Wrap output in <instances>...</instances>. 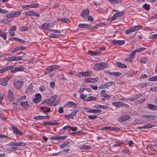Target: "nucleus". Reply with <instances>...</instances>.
Listing matches in <instances>:
<instances>
[{"label":"nucleus","mask_w":157,"mask_h":157,"mask_svg":"<svg viewBox=\"0 0 157 157\" xmlns=\"http://www.w3.org/2000/svg\"><path fill=\"white\" fill-rule=\"evenodd\" d=\"M155 126L154 125H153L151 124H147L146 125H144L142 127H139L138 128H151Z\"/></svg>","instance_id":"nucleus-31"},{"label":"nucleus","mask_w":157,"mask_h":157,"mask_svg":"<svg viewBox=\"0 0 157 157\" xmlns=\"http://www.w3.org/2000/svg\"><path fill=\"white\" fill-rule=\"evenodd\" d=\"M113 43L115 45H121L125 43V41L124 40H112Z\"/></svg>","instance_id":"nucleus-14"},{"label":"nucleus","mask_w":157,"mask_h":157,"mask_svg":"<svg viewBox=\"0 0 157 157\" xmlns=\"http://www.w3.org/2000/svg\"><path fill=\"white\" fill-rule=\"evenodd\" d=\"M9 12L8 11L5 9H1V13H7Z\"/></svg>","instance_id":"nucleus-62"},{"label":"nucleus","mask_w":157,"mask_h":157,"mask_svg":"<svg viewBox=\"0 0 157 157\" xmlns=\"http://www.w3.org/2000/svg\"><path fill=\"white\" fill-rule=\"evenodd\" d=\"M11 70V72L12 73H15L18 71H23L24 70V68L21 67H16L14 68V67L13 66V67Z\"/></svg>","instance_id":"nucleus-15"},{"label":"nucleus","mask_w":157,"mask_h":157,"mask_svg":"<svg viewBox=\"0 0 157 157\" xmlns=\"http://www.w3.org/2000/svg\"><path fill=\"white\" fill-rule=\"evenodd\" d=\"M87 18V19H85L86 21L89 20L91 22H92L94 21L93 17L92 16H89L88 15Z\"/></svg>","instance_id":"nucleus-49"},{"label":"nucleus","mask_w":157,"mask_h":157,"mask_svg":"<svg viewBox=\"0 0 157 157\" xmlns=\"http://www.w3.org/2000/svg\"><path fill=\"white\" fill-rule=\"evenodd\" d=\"M39 6L38 3H33L29 5L30 7L32 8H37Z\"/></svg>","instance_id":"nucleus-37"},{"label":"nucleus","mask_w":157,"mask_h":157,"mask_svg":"<svg viewBox=\"0 0 157 157\" xmlns=\"http://www.w3.org/2000/svg\"><path fill=\"white\" fill-rule=\"evenodd\" d=\"M26 144L23 142H12L9 143L7 145L8 146H25Z\"/></svg>","instance_id":"nucleus-6"},{"label":"nucleus","mask_w":157,"mask_h":157,"mask_svg":"<svg viewBox=\"0 0 157 157\" xmlns=\"http://www.w3.org/2000/svg\"><path fill=\"white\" fill-rule=\"evenodd\" d=\"M112 4H118L121 3V0H108Z\"/></svg>","instance_id":"nucleus-34"},{"label":"nucleus","mask_w":157,"mask_h":157,"mask_svg":"<svg viewBox=\"0 0 157 157\" xmlns=\"http://www.w3.org/2000/svg\"><path fill=\"white\" fill-rule=\"evenodd\" d=\"M91 147L88 145H82L80 147V148L81 149H90Z\"/></svg>","instance_id":"nucleus-40"},{"label":"nucleus","mask_w":157,"mask_h":157,"mask_svg":"<svg viewBox=\"0 0 157 157\" xmlns=\"http://www.w3.org/2000/svg\"><path fill=\"white\" fill-rule=\"evenodd\" d=\"M51 67H52L53 71H55L60 67V66L59 65H52L51 66Z\"/></svg>","instance_id":"nucleus-44"},{"label":"nucleus","mask_w":157,"mask_h":157,"mask_svg":"<svg viewBox=\"0 0 157 157\" xmlns=\"http://www.w3.org/2000/svg\"><path fill=\"white\" fill-rule=\"evenodd\" d=\"M8 93L9 94L8 96L9 98L10 99H12L14 96L12 91L11 90H9L8 91Z\"/></svg>","instance_id":"nucleus-38"},{"label":"nucleus","mask_w":157,"mask_h":157,"mask_svg":"<svg viewBox=\"0 0 157 157\" xmlns=\"http://www.w3.org/2000/svg\"><path fill=\"white\" fill-rule=\"evenodd\" d=\"M90 13L89 10L87 9L83 10L81 13V16L84 19H87Z\"/></svg>","instance_id":"nucleus-5"},{"label":"nucleus","mask_w":157,"mask_h":157,"mask_svg":"<svg viewBox=\"0 0 157 157\" xmlns=\"http://www.w3.org/2000/svg\"><path fill=\"white\" fill-rule=\"evenodd\" d=\"M13 67V66L11 65L7 66L3 69H1V73H4L8 70H11Z\"/></svg>","instance_id":"nucleus-19"},{"label":"nucleus","mask_w":157,"mask_h":157,"mask_svg":"<svg viewBox=\"0 0 157 157\" xmlns=\"http://www.w3.org/2000/svg\"><path fill=\"white\" fill-rule=\"evenodd\" d=\"M66 105L68 107L75 108V103L72 101H69L66 104Z\"/></svg>","instance_id":"nucleus-27"},{"label":"nucleus","mask_w":157,"mask_h":157,"mask_svg":"<svg viewBox=\"0 0 157 157\" xmlns=\"http://www.w3.org/2000/svg\"><path fill=\"white\" fill-rule=\"evenodd\" d=\"M143 117L146 119H148L149 121L155 120L156 119L155 115H143Z\"/></svg>","instance_id":"nucleus-8"},{"label":"nucleus","mask_w":157,"mask_h":157,"mask_svg":"<svg viewBox=\"0 0 157 157\" xmlns=\"http://www.w3.org/2000/svg\"><path fill=\"white\" fill-rule=\"evenodd\" d=\"M91 27L90 25H87L86 24H79L78 25V27L81 28H87Z\"/></svg>","instance_id":"nucleus-25"},{"label":"nucleus","mask_w":157,"mask_h":157,"mask_svg":"<svg viewBox=\"0 0 157 157\" xmlns=\"http://www.w3.org/2000/svg\"><path fill=\"white\" fill-rule=\"evenodd\" d=\"M106 107H107V106H105L104 105H97V106L96 108H97V109L102 108L103 109H105L106 108Z\"/></svg>","instance_id":"nucleus-57"},{"label":"nucleus","mask_w":157,"mask_h":157,"mask_svg":"<svg viewBox=\"0 0 157 157\" xmlns=\"http://www.w3.org/2000/svg\"><path fill=\"white\" fill-rule=\"evenodd\" d=\"M108 66V63L102 62L96 64L94 66V69L96 71L103 70L107 68Z\"/></svg>","instance_id":"nucleus-1"},{"label":"nucleus","mask_w":157,"mask_h":157,"mask_svg":"<svg viewBox=\"0 0 157 157\" xmlns=\"http://www.w3.org/2000/svg\"><path fill=\"white\" fill-rule=\"evenodd\" d=\"M33 85L30 84L27 87L25 90V92L26 93L31 92L33 90Z\"/></svg>","instance_id":"nucleus-32"},{"label":"nucleus","mask_w":157,"mask_h":157,"mask_svg":"<svg viewBox=\"0 0 157 157\" xmlns=\"http://www.w3.org/2000/svg\"><path fill=\"white\" fill-rule=\"evenodd\" d=\"M12 129L13 132L17 135H22L23 134V133L15 126H13L12 127Z\"/></svg>","instance_id":"nucleus-11"},{"label":"nucleus","mask_w":157,"mask_h":157,"mask_svg":"<svg viewBox=\"0 0 157 157\" xmlns=\"http://www.w3.org/2000/svg\"><path fill=\"white\" fill-rule=\"evenodd\" d=\"M147 107L150 109L157 110V106L152 104L148 103L147 105Z\"/></svg>","instance_id":"nucleus-21"},{"label":"nucleus","mask_w":157,"mask_h":157,"mask_svg":"<svg viewBox=\"0 0 157 157\" xmlns=\"http://www.w3.org/2000/svg\"><path fill=\"white\" fill-rule=\"evenodd\" d=\"M93 74V72L91 71H87L85 72H80L77 75V76L79 78L85 76H91Z\"/></svg>","instance_id":"nucleus-3"},{"label":"nucleus","mask_w":157,"mask_h":157,"mask_svg":"<svg viewBox=\"0 0 157 157\" xmlns=\"http://www.w3.org/2000/svg\"><path fill=\"white\" fill-rule=\"evenodd\" d=\"M107 88L110 86H111L115 84V82H108L106 83Z\"/></svg>","instance_id":"nucleus-45"},{"label":"nucleus","mask_w":157,"mask_h":157,"mask_svg":"<svg viewBox=\"0 0 157 157\" xmlns=\"http://www.w3.org/2000/svg\"><path fill=\"white\" fill-rule=\"evenodd\" d=\"M35 98L33 99V101L35 103L39 102L41 100V96L40 94H37L35 95Z\"/></svg>","instance_id":"nucleus-13"},{"label":"nucleus","mask_w":157,"mask_h":157,"mask_svg":"<svg viewBox=\"0 0 157 157\" xmlns=\"http://www.w3.org/2000/svg\"><path fill=\"white\" fill-rule=\"evenodd\" d=\"M17 47L18 51L19 50H23L26 49V48L25 47L22 46H18Z\"/></svg>","instance_id":"nucleus-53"},{"label":"nucleus","mask_w":157,"mask_h":157,"mask_svg":"<svg viewBox=\"0 0 157 157\" xmlns=\"http://www.w3.org/2000/svg\"><path fill=\"white\" fill-rule=\"evenodd\" d=\"M10 78L8 77L2 78L1 80V84L4 86L7 85V82Z\"/></svg>","instance_id":"nucleus-12"},{"label":"nucleus","mask_w":157,"mask_h":157,"mask_svg":"<svg viewBox=\"0 0 157 157\" xmlns=\"http://www.w3.org/2000/svg\"><path fill=\"white\" fill-rule=\"evenodd\" d=\"M64 117L66 118H70L71 119H73V118L74 117L73 116V115H72V114H71V113L69 115H65L64 116Z\"/></svg>","instance_id":"nucleus-51"},{"label":"nucleus","mask_w":157,"mask_h":157,"mask_svg":"<svg viewBox=\"0 0 157 157\" xmlns=\"http://www.w3.org/2000/svg\"><path fill=\"white\" fill-rule=\"evenodd\" d=\"M142 27L141 25H138L137 26L133 27L132 28L128 29L125 31L126 34H128L131 32H133L140 29Z\"/></svg>","instance_id":"nucleus-4"},{"label":"nucleus","mask_w":157,"mask_h":157,"mask_svg":"<svg viewBox=\"0 0 157 157\" xmlns=\"http://www.w3.org/2000/svg\"><path fill=\"white\" fill-rule=\"evenodd\" d=\"M106 92V91L105 90H102L100 93L101 95L104 98H109L110 97V96L106 94L105 93Z\"/></svg>","instance_id":"nucleus-23"},{"label":"nucleus","mask_w":157,"mask_h":157,"mask_svg":"<svg viewBox=\"0 0 157 157\" xmlns=\"http://www.w3.org/2000/svg\"><path fill=\"white\" fill-rule=\"evenodd\" d=\"M145 10H148L150 9V5L147 4H145L143 6Z\"/></svg>","instance_id":"nucleus-43"},{"label":"nucleus","mask_w":157,"mask_h":157,"mask_svg":"<svg viewBox=\"0 0 157 157\" xmlns=\"http://www.w3.org/2000/svg\"><path fill=\"white\" fill-rule=\"evenodd\" d=\"M150 90L153 91L155 92L157 91V86L153 87L150 89Z\"/></svg>","instance_id":"nucleus-64"},{"label":"nucleus","mask_w":157,"mask_h":157,"mask_svg":"<svg viewBox=\"0 0 157 157\" xmlns=\"http://www.w3.org/2000/svg\"><path fill=\"white\" fill-rule=\"evenodd\" d=\"M23 81H18L16 83H14L15 88L17 89H19L22 85Z\"/></svg>","instance_id":"nucleus-22"},{"label":"nucleus","mask_w":157,"mask_h":157,"mask_svg":"<svg viewBox=\"0 0 157 157\" xmlns=\"http://www.w3.org/2000/svg\"><path fill=\"white\" fill-rule=\"evenodd\" d=\"M97 100V98L95 97H90L86 98L85 99H84V100L86 101H90L92 100L94 101H96Z\"/></svg>","instance_id":"nucleus-30"},{"label":"nucleus","mask_w":157,"mask_h":157,"mask_svg":"<svg viewBox=\"0 0 157 157\" xmlns=\"http://www.w3.org/2000/svg\"><path fill=\"white\" fill-rule=\"evenodd\" d=\"M98 116L96 115L94 116L90 115L88 116V118L90 119L93 120L96 118Z\"/></svg>","instance_id":"nucleus-56"},{"label":"nucleus","mask_w":157,"mask_h":157,"mask_svg":"<svg viewBox=\"0 0 157 157\" xmlns=\"http://www.w3.org/2000/svg\"><path fill=\"white\" fill-rule=\"evenodd\" d=\"M10 22V20L6 19H2L1 21V23L5 24H9Z\"/></svg>","instance_id":"nucleus-39"},{"label":"nucleus","mask_w":157,"mask_h":157,"mask_svg":"<svg viewBox=\"0 0 157 157\" xmlns=\"http://www.w3.org/2000/svg\"><path fill=\"white\" fill-rule=\"evenodd\" d=\"M19 29L20 30L22 31H27L29 29V28L28 27H21Z\"/></svg>","instance_id":"nucleus-42"},{"label":"nucleus","mask_w":157,"mask_h":157,"mask_svg":"<svg viewBox=\"0 0 157 157\" xmlns=\"http://www.w3.org/2000/svg\"><path fill=\"white\" fill-rule=\"evenodd\" d=\"M98 78H88L86 80V82L94 83L98 81Z\"/></svg>","instance_id":"nucleus-18"},{"label":"nucleus","mask_w":157,"mask_h":157,"mask_svg":"<svg viewBox=\"0 0 157 157\" xmlns=\"http://www.w3.org/2000/svg\"><path fill=\"white\" fill-rule=\"evenodd\" d=\"M61 22L63 23H68L71 22V21L67 18H64L61 19Z\"/></svg>","instance_id":"nucleus-41"},{"label":"nucleus","mask_w":157,"mask_h":157,"mask_svg":"<svg viewBox=\"0 0 157 157\" xmlns=\"http://www.w3.org/2000/svg\"><path fill=\"white\" fill-rule=\"evenodd\" d=\"M43 116H35L34 117V119L35 120H40L43 119Z\"/></svg>","instance_id":"nucleus-60"},{"label":"nucleus","mask_w":157,"mask_h":157,"mask_svg":"<svg viewBox=\"0 0 157 157\" xmlns=\"http://www.w3.org/2000/svg\"><path fill=\"white\" fill-rule=\"evenodd\" d=\"M50 23L48 22H46L42 24L41 26V28L45 29V28L50 27Z\"/></svg>","instance_id":"nucleus-33"},{"label":"nucleus","mask_w":157,"mask_h":157,"mask_svg":"<svg viewBox=\"0 0 157 157\" xmlns=\"http://www.w3.org/2000/svg\"><path fill=\"white\" fill-rule=\"evenodd\" d=\"M124 14V12H121L118 13H115L117 17H121L123 16Z\"/></svg>","instance_id":"nucleus-47"},{"label":"nucleus","mask_w":157,"mask_h":157,"mask_svg":"<svg viewBox=\"0 0 157 157\" xmlns=\"http://www.w3.org/2000/svg\"><path fill=\"white\" fill-rule=\"evenodd\" d=\"M101 52V51L100 50H97L95 51H92L90 50H89L88 51V53L89 55L92 56H97L99 55Z\"/></svg>","instance_id":"nucleus-10"},{"label":"nucleus","mask_w":157,"mask_h":157,"mask_svg":"<svg viewBox=\"0 0 157 157\" xmlns=\"http://www.w3.org/2000/svg\"><path fill=\"white\" fill-rule=\"evenodd\" d=\"M21 13V11L19 10L17 11H13L11 13H8L7 14V17L8 18H12L14 17L19 16Z\"/></svg>","instance_id":"nucleus-2"},{"label":"nucleus","mask_w":157,"mask_h":157,"mask_svg":"<svg viewBox=\"0 0 157 157\" xmlns=\"http://www.w3.org/2000/svg\"><path fill=\"white\" fill-rule=\"evenodd\" d=\"M6 61H15V56L11 57L6 59Z\"/></svg>","instance_id":"nucleus-52"},{"label":"nucleus","mask_w":157,"mask_h":157,"mask_svg":"<svg viewBox=\"0 0 157 157\" xmlns=\"http://www.w3.org/2000/svg\"><path fill=\"white\" fill-rule=\"evenodd\" d=\"M130 118V117L128 115H124L121 116L119 118L118 120L120 122H121L125 121Z\"/></svg>","instance_id":"nucleus-16"},{"label":"nucleus","mask_w":157,"mask_h":157,"mask_svg":"<svg viewBox=\"0 0 157 157\" xmlns=\"http://www.w3.org/2000/svg\"><path fill=\"white\" fill-rule=\"evenodd\" d=\"M26 144L23 142H12L9 143L7 145L8 146H25Z\"/></svg>","instance_id":"nucleus-7"},{"label":"nucleus","mask_w":157,"mask_h":157,"mask_svg":"<svg viewBox=\"0 0 157 157\" xmlns=\"http://www.w3.org/2000/svg\"><path fill=\"white\" fill-rule=\"evenodd\" d=\"M80 133V132H70V135H72L73 136H76L78 134H79Z\"/></svg>","instance_id":"nucleus-59"},{"label":"nucleus","mask_w":157,"mask_h":157,"mask_svg":"<svg viewBox=\"0 0 157 157\" xmlns=\"http://www.w3.org/2000/svg\"><path fill=\"white\" fill-rule=\"evenodd\" d=\"M122 74V73L120 72H110L109 75L113 76H119Z\"/></svg>","instance_id":"nucleus-35"},{"label":"nucleus","mask_w":157,"mask_h":157,"mask_svg":"<svg viewBox=\"0 0 157 157\" xmlns=\"http://www.w3.org/2000/svg\"><path fill=\"white\" fill-rule=\"evenodd\" d=\"M100 89H105L107 88L106 85V83H105L102 85H101L99 87Z\"/></svg>","instance_id":"nucleus-58"},{"label":"nucleus","mask_w":157,"mask_h":157,"mask_svg":"<svg viewBox=\"0 0 157 157\" xmlns=\"http://www.w3.org/2000/svg\"><path fill=\"white\" fill-rule=\"evenodd\" d=\"M102 111L101 109H90L87 110L86 112L89 113H99Z\"/></svg>","instance_id":"nucleus-20"},{"label":"nucleus","mask_w":157,"mask_h":157,"mask_svg":"<svg viewBox=\"0 0 157 157\" xmlns=\"http://www.w3.org/2000/svg\"><path fill=\"white\" fill-rule=\"evenodd\" d=\"M51 31L54 33L56 34L59 33L60 32V31L59 30H58L51 29Z\"/></svg>","instance_id":"nucleus-61"},{"label":"nucleus","mask_w":157,"mask_h":157,"mask_svg":"<svg viewBox=\"0 0 157 157\" xmlns=\"http://www.w3.org/2000/svg\"><path fill=\"white\" fill-rule=\"evenodd\" d=\"M69 143V141H66L64 142L63 144L61 145H60V147L63 148L65 147L66 146L68 145Z\"/></svg>","instance_id":"nucleus-46"},{"label":"nucleus","mask_w":157,"mask_h":157,"mask_svg":"<svg viewBox=\"0 0 157 157\" xmlns=\"http://www.w3.org/2000/svg\"><path fill=\"white\" fill-rule=\"evenodd\" d=\"M41 104H46V105L48 106H51L49 99H45L44 100L41 102Z\"/></svg>","instance_id":"nucleus-36"},{"label":"nucleus","mask_w":157,"mask_h":157,"mask_svg":"<svg viewBox=\"0 0 157 157\" xmlns=\"http://www.w3.org/2000/svg\"><path fill=\"white\" fill-rule=\"evenodd\" d=\"M122 102H113L112 103V105H114L116 108H119L122 106Z\"/></svg>","instance_id":"nucleus-26"},{"label":"nucleus","mask_w":157,"mask_h":157,"mask_svg":"<svg viewBox=\"0 0 157 157\" xmlns=\"http://www.w3.org/2000/svg\"><path fill=\"white\" fill-rule=\"evenodd\" d=\"M25 14L26 15H28L30 16H35L36 17H39V14L31 11H29L27 12H24Z\"/></svg>","instance_id":"nucleus-9"},{"label":"nucleus","mask_w":157,"mask_h":157,"mask_svg":"<svg viewBox=\"0 0 157 157\" xmlns=\"http://www.w3.org/2000/svg\"><path fill=\"white\" fill-rule=\"evenodd\" d=\"M53 71L51 66L48 67L45 70V73L46 74H48Z\"/></svg>","instance_id":"nucleus-28"},{"label":"nucleus","mask_w":157,"mask_h":157,"mask_svg":"<svg viewBox=\"0 0 157 157\" xmlns=\"http://www.w3.org/2000/svg\"><path fill=\"white\" fill-rule=\"evenodd\" d=\"M136 53V52L135 51V50H134L131 52V55L130 56V57L133 59L134 56Z\"/></svg>","instance_id":"nucleus-63"},{"label":"nucleus","mask_w":157,"mask_h":157,"mask_svg":"<svg viewBox=\"0 0 157 157\" xmlns=\"http://www.w3.org/2000/svg\"><path fill=\"white\" fill-rule=\"evenodd\" d=\"M17 41H18L19 42L21 43L25 44L26 43V41L20 39L19 38H17L16 39Z\"/></svg>","instance_id":"nucleus-54"},{"label":"nucleus","mask_w":157,"mask_h":157,"mask_svg":"<svg viewBox=\"0 0 157 157\" xmlns=\"http://www.w3.org/2000/svg\"><path fill=\"white\" fill-rule=\"evenodd\" d=\"M120 129L116 127H111V130L115 131H118L120 130Z\"/></svg>","instance_id":"nucleus-55"},{"label":"nucleus","mask_w":157,"mask_h":157,"mask_svg":"<svg viewBox=\"0 0 157 157\" xmlns=\"http://www.w3.org/2000/svg\"><path fill=\"white\" fill-rule=\"evenodd\" d=\"M56 96H52L49 99L50 103L51 105H52V104L55 101L56 99L57 98Z\"/></svg>","instance_id":"nucleus-29"},{"label":"nucleus","mask_w":157,"mask_h":157,"mask_svg":"<svg viewBox=\"0 0 157 157\" xmlns=\"http://www.w3.org/2000/svg\"><path fill=\"white\" fill-rule=\"evenodd\" d=\"M149 80L151 81H157V76H152L150 78H149Z\"/></svg>","instance_id":"nucleus-48"},{"label":"nucleus","mask_w":157,"mask_h":157,"mask_svg":"<svg viewBox=\"0 0 157 157\" xmlns=\"http://www.w3.org/2000/svg\"><path fill=\"white\" fill-rule=\"evenodd\" d=\"M21 106L25 109L27 110L29 108V105L27 101L21 102Z\"/></svg>","instance_id":"nucleus-17"},{"label":"nucleus","mask_w":157,"mask_h":157,"mask_svg":"<svg viewBox=\"0 0 157 157\" xmlns=\"http://www.w3.org/2000/svg\"><path fill=\"white\" fill-rule=\"evenodd\" d=\"M116 65L119 67L122 68H126L127 67V66L126 65L122 63L119 62H116Z\"/></svg>","instance_id":"nucleus-24"},{"label":"nucleus","mask_w":157,"mask_h":157,"mask_svg":"<svg viewBox=\"0 0 157 157\" xmlns=\"http://www.w3.org/2000/svg\"><path fill=\"white\" fill-rule=\"evenodd\" d=\"M146 49V48H139L138 49L135 50V51L136 52H140L142 51H143Z\"/></svg>","instance_id":"nucleus-50"}]
</instances>
